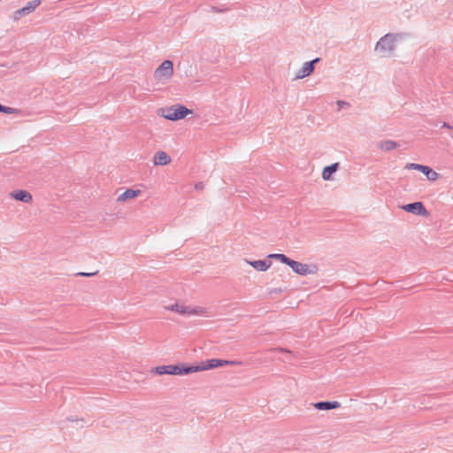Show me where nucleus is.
Returning a JSON list of instances; mask_svg holds the SVG:
<instances>
[{"label": "nucleus", "mask_w": 453, "mask_h": 453, "mask_svg": "<svg viewBox=\"0 0 453 453\" xmlns=\"http://www.w3.org/2000/svg\"><path fill=\"white\" fill-rule=\"evenodd\" d=\"M398 35L387 34L382 36L375 46V50L383 58H388L392 55L395 48V42Z\"/></svg>", "instance_id": "nucleus-1"}, {"label": "nucleus", "mask_w": 453, "mask_h": 453, "mask_svg": "<svg viewBox=\"0 0 453 453\" xmlns=\"http://www.w3.org/2000/svg\"><path fill=\"white\" fill-rule=\"evenodd\" d=\"M191 112V110L181 104H174L159 110V114L163 118L172 121L182 119Z\"/></svg>", "instance_id": "nucleus-2"}, {"label": "nucleus", "mask_w": 453, "mask_h": 453, "mask_svg": "<svg viewBox=\"0 0 453 453\" xmlns=\"http://www.w3.org/2000/svg\"><path fill=\"white\" fill-rule=\"evenodd\" d=\"M173 75V63L171 60H165L154 72V79L158 81H167Z\"/></svg>", "instance_id": "nucleus-3"}, {"label": "nucleus", "mask_w": 453, "mask_h": 453, "mask_svg": "<svg viewBox=\"0 0 453 453\" xmlns=\"http://www.w3.org/2000/svg\"><path fill=\"white\" fill-rule=\"evenodd\" d=\"M405 169L408 170H418L420 171L423 174L426 176L429 180H436L439 177V173L434 171L432 168L426 165L416 164V163H408L404 166Z\"/></svg>", "instance_id": "nucleus-4"}, {"label": "nucleus", "mask_w": 453, "mask_h": 453, "mask_svg": "<svg viewBox=\"0 0 453 453\" xmlns=\"http://www.w3.org/2000/svg\"><path fill=\"white\" fill-rule=\"evenodd\" d=\"M296 273L299 275H308V274H314L317 273V267L316 265H310L307 264H303L298 261L292 260L290 265H288Z\"/></svg>", "instance_id": "nucleus-5"}, {"label": "nucleus", "mask_w": 453, "mask_h": 453, "mask_svg": "<svg viewBox=\"0 0 453 453\" xmlns=\"http://www.w3.org/2000/svg\"><path fill=\"white\" fill-rule=\"evenodd\" d=\"M42 0H32L28 2L26 6L19 9L13 12L12 19L14 21L19 20L22 16L28 15L35 12V10L41 4Z\"/></svg>", "instance_id": "nucleus-6"}, {"label": "nucleus", "mask_w": 453, "mask_h": 453, "mask_svg": "<svg viewBox=\"0 0 453 453\" xmlns=\"http://www.w3.org/2000/svg\"><path fill=\"white\" fill-rule=\"evenodd\" d=\"M320 61L319 58H316L311 61L305 62L302 68L296 74V79H303L309 75H311L315 69V64Z\"/></svg>", "instance_id": "nucleus-7"}, {"label": "nucleus", "mask_w": 453, "mask_h": 453, "mask_svg": "<svg viewBox=\"0 0 453 453\" xmlns=\"http://www.w3.org/2000/svg\"><path fill=\"white\" fill-rule=\"evenodd\" d=\"M166 309L171 310L173 311H175L180 314H195L199 315L203 314V309L196 307V308H191L188 306H184L179 303H175L170 306H167Z\"/></svg>", "instance_id": "nucleus-8"}, {"label": "nucleus", "mask_w": 453, "mask_h": 453, "mask_svg": "<svg viewBox=\"0 0 453 453\" xmlns=\"http://www.w3.org/2000/svg\"><path fill=\"white\" fill-rule=\"evenodd\" d=\"M403 209L415 215L426 216L427 213L426 209L421 202H414L403 206Z\"/></svg>", "instance_id": "nucleus-9"}, {"label": "nucleus", "mask_w": 453, "mask_h": 453, "mask_svg": "<svg viewBox=\"0 0 453 453\" xmlns=\"http://www.w3.org/2000/svg\"><path fill=\"white\" fill-rule=\"evenodd\" d=\"M197 367L194 365H186L184 364H179L171 365V375H183L196 372Z\"/></svg>", "instance_id": "nucleus-10"}, {"label": "nucleus", "mask_w": 453, "mask_h": 453, "mask_svg": "<svg viewBox=\"0 0 453 453\" xmlns=\"http://www.w3.org/2000/svg\"><path fill=\"white\" fill-rule=\"evenodd\" d=\"M313 406L319 411H329L339 408L341 403L337 401H322L313 403Z\"/></svg>", "instance_id": "nucleus-11"}, {"label": "nucleus", "mask_w": 453, "mask_h": 453, "mask_svg": "<svg viewBox=\"0 0 453 453\" xmlns=\"http://www.w3.org/2000/svg\"><path fill=\"white\" fill-rule=\"evenodd\" d=\"M219 366H222V359L216 358L207 360L201 365H194V367H197L196 372L214 369Z\"/></svg>", "instance_id": "nucleus-12"}, {"label": "nucleus", "mask_w": 453, "mask_h": 453, "mask_svg": "<svg viewBox=\"0 0 453 453\" xmlns=\"http://www.w3.org/2000/svg\"><path fill=\"white\" fill-rule=\"evenodd\" d=\"M11 196L24 203H30L33 200L32 195L27 190L13 191L11 193Z\"/></svg>", "instance_id": "nucleus-13"}, {"label": "nucleus", "mask_w": 453, "mask_h": 453, "mask_svg": "<svg viewBox=\"0 0 453 453\" xmlns=\"http://www.w3.org/2000/svg\"><path fill=\"white\" fill-rule=\"evenodd\" d=\"M170 162L171 157L165 151H157L154 155L153 163L155 165H166Z\"/></svg>", "instance_id": "nucleus-14"}, {"label": "nucleus", "mask_w": 453, "mask_h": 453, "mask_svg": "<svg viewBox=\"0 0 453 453\" xmlns=\"http://www.w3.org/2000/svg\"><path fill=\"white\" fill-rule=\"evenodd\" d=\"M140 194H141V191L138 189L127 188L126 191H124L122 194H120L118 196L117 201L123 203L129 199H133V198L138 196Z\"/></svg>", "instance_id": "nucleus-15"}, {"label": "nucleus", "mask_w": 453, "mask_h": 453, "mask_svg": "<svg viewBox=\"0 0 453 453\" xmlns=\"http://www.w3.org/2000/svg\"><path fill=\"white\" fill-rule=\"evenodd\" d=\"M248 264H250L253 268L259 272H265L268 268L271 267L272 262L269 260H257V261H248L246 260Z\"/></svg>", "instance_id": "nucleus-16"}, {"label": "nucleus", "mask_w": 453, "mask_h": 453, "mask_svg": "<svg viewBox=\"0 0 453 453\" xmlns=\"http://www.w3.org/2000/svg\"><path fill=\"white\" fill-rule=\"evenodd\" d=\"M339 163H334L330 165L326 166L322 171L323 180H330L332 179V175L339 169Z\"/></svg>", "instance_id": "nucleus-17"}, {"label": "nucleus", "mask_w": 453, "mask_h": 453, "mask_svg": "<svg viewBox=\"0 0 453 453\" xmlns=\"http://www.w3.org/2000/svg\"><path fill=\"white\" fill-rule=\"evenodd\" d=\"M397 147H398V143L392 140L381 141L378 144V148H380V150H385V151L393 150L396 149Z\"/></svg>", "instance_id": "nucleus-18"}, {"label": "nucleus", "mask_w": 453, "mask_h": 453, "mask_svg": "<svg viewBox=\"0 0 453 453\" xmlns=\"http://www.w3.org/2000/svg\"><path fill=\"white\" fill-rule=\"evenodd\" d=\"M16 111H17L16 109L8 107V106H4L0 104V112L6 113V114H12V113H15Z\"/></svg>", "instance_id": "nucleus-19"}, {"label": "nucleus", "mask_w": 453, "mask_h": 453, "mask_svg": "<svg viewBox=\"0 0 453 453\" xmlns=\"http://www.w3.org/2000/svg\"><path fill=\"white\" fill-rule=\"evenodd\" d=\"M278 260L280 261L282 264L289 265L293 259L289 258L284 254H280Z\"/></svg>", "instance_id": "nucleus-20"}, {"label": "nucleus", "mask_w": 453, "mask_h": 453, "mask_svg": "<svg viewBox=\"0 0 453 453\" xmlns=\"http://www.w3.org/2000/svg\"><path fill=\"white\" fill-rule=\"evenodd\" d=\"M152 372L157 375H164L165 374V365L162 366H157L152 369Z\"/></svg>", "instance_id": "nucleus-21"}, {"label": "nucleus", "mask_w": 453, "mask_h": 453, "mask_svg": "<svg viewBox=\"0 0 453 453\" xmlns=\"http://www.w3.org/2000/svg\"><path fill=\"white\" fill-rule=\"evenodd\" d=\"M242 363L241 361H235V360H222V366L223 365H242Z\"/></svg>", "instance_id": "nucleus-22"}, {"label": "nucleus", "mask_w": 453, "mask_h": 453, "mask_svg": "<svg viewBox=\"0 0 453 453\" xmlns=\"http://www.w3.org/2000/svg\"><path fill=\"white\" fill-rule=\"evenodd\" d=\"M97 273L98 272H95V273H79L77 275L83 276V277H90V276L96 275Z\"/></svg>", "instance_id": "nucleus-23"}, {"label": "nucleus", "mask_w": 453, "mask_h": 453, "mask_svg": "<svg viewBox=\"0 0 453 453\" xmlns=\"http://www.w3.org/2000/svg\"><path fill=\"white\" fill-rule=\"evenodd\" d=\"M338 109H342L345 105H349V104L345 101L338 100L337 101Z\"/></svg>", "instance_id": "nucleus-24"}, {"label": "nucleus", "mask_w": 453, "mask_h": 453, "mask_svg": "<svg viewBox=\"0 0 453 453\" xmlns=\"http://www.w3.org/2000/svg\"><path fill=\"white\" fill-rule=\"evenodd\" d=\"M279 256H280V253H273L268 256V258H273V259L278 260Z\"/></svg>", "instance_id": "nucleus-25"}, {"label": "nucleus", "mask_w": 453, "mask_h": 453, "mask_svg": "<svg viewBox=\"0 0 453 453\" xmlns=\"http://www.w3.org/2000/svg\"><path fill=\"white\" fill-rule=\"evenodd\" d=\"M203 188V184L202 182H198L196 184L195 188L196 190H201Z\"/></svg>", "instance_id": "nucleus-26"}, {"label": "nucleus", "mask_w": 453, "mask_h": 453, "mask_svg": "<svg viewBox=\"0 0 453 453\" xmlns=\"http://www.w3.org/2000/svg\"><path fill=\"white\" fill-rule=\"evenodd\" d=\"M165 374L171 375V365H165Z\"/></svg>", "instance_id": "nucleus-27"}, {"label": "nucleus", "mask_w": 453, "mask_h": 453, "mask_svg": "<svg viewBox=\"0 0 453 453\" xmlns=\"http://www.w3.org/2000/svg\"><path fill=\"white\" fill-rule=\"evenodd\" d=\"M442 127H447V128L453 129V127H451L449 124H448V123H446V122H443V124H442Z\"/></svg>", "instance_id": "nucleus-28"}, {"label": "nucleus", "mask_w": 453, "mask_h": 453, "mask_svg": "<svg viewBox=\"0 0 453 453\" xmlns=\"http://www.w3.org/2000/svg\"><path fill=\"white\" fill-rule=\"evenodd\" d=\"M275 350H276V351H280V352H288V349H283V348H279V349H276Z\"/></svg>", "instance_id": "nucleus-29"}, {"label": "nucleus", "mask_w": 453, "mask_h": 453, "mask_svg": "<svg viewBox=\"0 0 453 453\" xmlns=\"http://www.w3.org/2000/svg\"><path fill=\"white\" fill-rule=\"evenodd\" d=\"M68 420L71 421V422H74V421H77L78 419L77 418H68Z\"/></svg>", "instance_id": "nucleus-30"}]
</instances>
